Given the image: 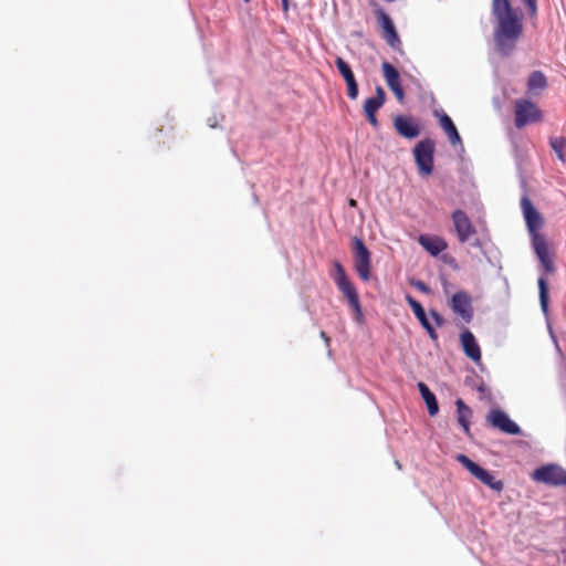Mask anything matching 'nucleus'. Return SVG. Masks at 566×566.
<instances>
[{"mask_svg": "<svg viewBox=\"0 0 566 566\" xmlns=\"http://www.w3.org/2000/svg\"><path fill=\"white\" fill-rule=\"evenodd\" d=\"M492 15L495 21L493 38L496 50L502 55H510L523 34V12L513 8L510 0H492Z\"/></svg>", "mask_w": 566, "mask_h": 566, "instance_id": "1", "label": "nucleus"}, {"mask_svg": "<svg viewBox=\"0 0 566 566\" xmlns=\"http://www.w3.org/2000/svg\"><path fill=\"white\" fill-rule=\"evenodd\" d=\"M335 275L334 280L339 291L347 298L349 306L355 313L357 322L363 321V311L359 302V296L356 287L352 281L347 277L343 265L338 262H334Z\"/></svg>", "mask_w": 566, "mask_h": 566, "instance_id": "2", "label": "nucleus"}, {"mask_svg": "<svg viewBox=\"0 0 566 566\" xmlns=\"http://www.w3.org/2000/svg\"><path fill=\"white\" fill-rule=\"evenodd\" d=\"M543 119V112L539 107L526 98H517L514 103V124L521 129L528 124L539 123Z\"/></svg>", "mask_w": 566, "mask_h": 566, "instance_id": "3", "label": "nucleus"}, {"mask_svg": "<svg viewBox=\"0 0 566 566\" xmlns=\"http://www.w3.org/2000/svg\"><path fill=\"white\" fill-rule=\"evenodd\" d=\"M413 157L421 176H430L434 168V143L430 138L420 140L413 148Z\"/></svg>", "mask_w": 566, "mask_h": 566, "instance_id": "4", "label": "nucleus"}, {"mask_svg": "<svg viewBox=\"0 0 566 566\" xmlns=\"http://www.w3.org/2000/svg\"><path fill=\"white\" fill-rule=\"evenodd\" d=\"M352 252L358 276L363 281H368L370 279L371 253L360 238L354 237L352 239Z\"/></svg>", "mask_w": 566, "mask_h": 566, "instance_id": "5", "label": "nucleus"}, {"mask_svg": "<svg viewBox=\"0 0 566 566\" xmlns=\"http://www.w3.org/2000/svg\"><path fill=\"white\" fill-rule=\"evenodd\" d=\"M457 460L479 481L488 485L490 489L501 492L504 489V483L495 478L488 470L473 462L465 454H459Z\"/></svg>", "mask_w": 566, "mask_h": 566, "instance_id": "6", "label": "nucleus"}, {"mask_svg": "<svg viewBox=\"0 0 566 566\" xmlns=\"http://www.w3.org/2000/svg\"><path fill=\"white\" fill-rule=\"evenodd\" d=\"M532 479L552 486L566 485V470L557 464L542 465L534 470Z\"/></svg>", "mask_w": 566, "mask_h": 566, "instance_id": "7", "label": "nucleus"}, {"mask_svg": "<svg viewBox=\"0 0 566 566\" xmlns=\"http://www.w3.org/2000/svg\"><path fill=\"white\" fill-rule=\"evenodd\" d=\"M521 209L523 211L532 242H535L536 237H544L542 233H539V229L544 223V219L542 214L535 209L527 196L522 197Z\"/></svg>", "mask_w": 566, "mask_h": 566, "instance_id": "8", "label": "nucleus"}, {"mask_svg": "<svg viewBox=\"0 0 566 566\" xmlns=\"http://www.w3.org/2000/svg\"><path fill=\"white\" fill-rule=\"evenodd\" d=\"M451 219L460 243L468 242L476 233L475 227L463 210H454L451 214Z\"/></svg>", "mask_w": 566, "mask_h": 566, "instance_id": "9", "label": "nucleus"}, {"mask_svg": "<svg viewBox=\"0 0 566 566\" xmlns=\"http://www.w3.org/2000/svg\"><path fill=\"white\" fill-rule=\"evenodd\" d=\"M378 23L382 30V38L396 51H401V41L390 17L382 10L376 11Z\"/></svg>", "mask_w": 566, "mask_h": 566, "instance_id": "10", "label": "nucleus"}, {"mask_svg": "<svg viewBox=\"0 0 566 566\" xmlns=\"http://www.w3.org/2000/svg\"><path fill=\"white\" fill-rule=\"evenodd\" d=\"M386 102V93L381 86L376 87V95L368 97L364 102V114L368 120V123L374 127H379V122L377 119V112L384 106Z\"/></svg>", "mask_w": 566, "mask_h": 566, "instance_id": "11", "label": "nucleus"}, {"mask_svg": "<svg viewBox=\"0 0 566 566\" xmlns=\"http://www.w3.org/2000/svg\"><path fill=\"white\" fill-rule=\"evenodd\" d=\"M486 421L493 428L507 434H518L521 432L520 427L500 409H492L486 416Z\"/></svg>", "mask_w": 566, "mask_h": 566, "instance_id": "12", "label": "nucleus"}, {"mask_svg": "<svg viewBox=\"0 0 566 566\" xmlns=\"http://www.w3.org/2000/svg\"><path fill=\"white\" fill-rule=\"evenodd\" d=\"M394 127L401 137L413 139L420 135V125L412 116L397 115Z\"/></svg>", "mask_w": 566, "mask_h": 566, "instance_id": "13", "label": "nucleus"}, {"mask_svg": "<svg viewBox=\"0 0 566 566\" xmlns=\"http://www.w3.org/2000/svg\"><path fill=\"white\" fill-rule=\"evenodd\" d=\"M335 65L346 83L347 96L350 99H356L359 93L358 84L349 64L344 59L337 56L335 60Z\"/></svg>", "mask_w": 566, "mask_h": 566, "instance_id": "14", "label": "nucleus"}, {"mask_svg": "<svg viewBox=\"0 0 566 566\" xmlns=\"http://www.w3.org/2000/svg\"><path fill=\"white\" fill-rule=\"evenodd\" d=\"M382 75L388 87L392 91L396 98L401 103L405 99V92L400 83L398 71L388 62L381 64Z\"/></svg>", "mask_w": 566, "mask_h": 566, "instance_id": "15", "label": "nucleus"}, {"mask_svg": "<svg viewBox=\"0 0 566 566\" xmlns=\"http://www.w3.org/2000/svg\"><path fill=\"white\" fill-rule=\"evenodd\" d=\"M451 308L460 315L467 323L473 317L471 297L464 291L457 292L451 298Z\"/></svg>", "mask_w": 566, "mask_h": 566, "instance_id": "16", "label": "nucleus"}, {"mask_svg": "<svg viewBox=\"0 0 566 566\" xmlns=\"http://www.w3.org/2000/svg\"><path fill=\"white\" fill-rule=\"evenodd\" d=\"M460 343L464 354L472 359L474 363H480L482 358L481 348L474 337V335L469 331L464 329L460 334Z\"/></svg>", "mask_w": 566, "mask_h": 566, "instance_id": "17", "label": "nucleus"}, {"mask_svg": "<svg viewBox=\"0 0 566 566\" xmlns=\"http://www.w3.org/2000/svg\"><path fill=\"white\" fill-rule=\"evenodd\" d=\"M533 249L547 273L555 271L554 262L549 255V248L545 237H536L535 242H532Z\"/></svg>", "mask_w": 566, "mask_h": 566, "instance_id": "18", "label": "nucleus"}, {"mask_svg": "<svg viewBox=\"0 0 566 566\" xmlns=\"http://www.w3.org/2000/svg\"><path fill=\"white\" fill-rule=\"evenodd\" d=\"M418 242L432 256H438L448 249L447 241L438 235L421 234L418 238Z\"/></svg>", "mask_w": 566, "mask_h": 566, "instance_id": "19", "label": "nucleus"}, {"mask_svg": "<svg viewBox=\"0 0 566 566\" xmlns=\"http://www.w3.org/2000/svg\"><path fill=\"white\" fill-rule=\"evenodd\" d=\"M439 124H440L441 128L446 132V134L449 138V142L452 145H457V144L461 143V137L458 133V129H457L454 123L446 113H441L439 115Z\"/></svg>", "mask_w": 566, "mask_h": 566, "instance_id": "20", "label": "nucleus"}, {"mask_svg": "<svg viewBox=\"0 0 566 566\" xmlns=\"http://www.w3.org/2000/svg\"><path fill=\"white\" fill-rule=\"evenodd\" d=\"M418 389L427 405L429 415L436 416L439 411V406L434 394L429 389V387L424 382H419Z\"/></svg>", "mask_w": 566, "mask_h": 566, "instance_id": "21", "label": "nucleus"}, {"mask_svg": "<svg viewBox=\"0 0 566 566\" xmlns=\"http://www.w3.org/2000/svg\"><path fill=\"white\" fill-rule=\"evenodd\" d=\"M547 87V78L541 71H533L527 78V91L534 93L535 91H543Z\"/></svg>", "mask_w": 566, "mask_h": 566, "instance_id": "22", "label": "nucleus"}, {"mask_svg": "<svg viewBox=\"0 0 566 566\" xmlns=\"http://www.w3.org/2000/svg\"><path fill=\"white\" fill-rule=\"evenodd\" d=\"M458 421L465 431V433H470V418L472 416L471 409L463 402V400L458 399L455 402Z\"/></svg>", "mask_w": 566, "mask_h": 566, "instance_id": "23", "label": "nucleus"}, {"mask_svg": "<svg viewBox=\"0 0 566 566\" xmlns=\"http://www.w3.org/2000/svg\"><path fill=\"white\" fill-rule=\"evenodd\" d=\"M406 300H407L409 306L411 307L413 314L419 319L420 324L424 325V324L429 323V319L427 317V314H426L422 305L410 295H407Z\"/></svg>", "mask_w": 566, "mask_h": 566, "instance_id": "24", "label": "nucleus"}, {"mask_svg": "<svg viewBox=\"0 0 566 566\" xmlns=\"http://www.w3.org/2000/svg\"><path fill=\"white\" fill-rule=\"evenodd\" d=\"M551 147L556 153L560 161H565L566 150V138L565 137H552L549 139Z\"/></svg>", "mask_w": 566, "mask_h": 566, "instance_id": "25", "label": "nucleus"}, {"mask_svg": "<svg viewBox=\"0 0 566 566\" xmlns=\"http://www.w3.org/2000/svg\"><path fill=\"white\" fill-rule=\"evenodd\" d=\"M537 284L539 290L541 307L544 312H546L548 306V285L544 277H539Z\"/></svg>", "mask_w": 566, "mask_h": 566, "instance_id": "26", "label": "nucleus"}, {"mask_svg": "<svg viewBox=\"0 0 566 566\" xmlns=\"http://www.w3.org/2000/svg\"><path fill=\"white\" fill-rule=\"evenodd\" d=\"M526 4L528 15L535 18L537 15V0H521Z\"/></svg>", "mask_w": 566, "mask_h": 566, "instance_id": "27", "label": "nucleus"}, {"mask_svg": "<svg viewBox=\"0 0 566 566\" xmlns=\"http://www.w3.org/2000/svg\"><path fill=\"white\" fill-rule=\"evenodd\" d=\"M422 327L427 331L429 337L433 340V342H437L438 340V334L436 332V329L433 328V326L429 323L422 325Z\"/></svg>", "mask_w": 566, "mask_h": 566, "instance_id": "28", "label": "nucleus"}, {"mask_svg": "<svg viewBox=\"0 0 566 566\" xmlns=\"http://www.w3.org/2000/svg\"><path fill=\"white\" fill-rule=\"evenodd\" d=\"M429 314L439 327L444 325V318L437 311L431 310Z\"/></svg>", "mask_w": 566, "mask_h": 566, "instance_id": "29", "label": "nucleus"}, {"mask_svg": "<svg viewBox=\"0 0 566 566\" xmlns=\"http://www.w3.org/2000/svg\"><path fill=\"white\" fill-rule=\"evenodd\" d=\"M412 285L422 293H429V287L422 281H416Z\"/></svg>", "mask_w": 566, "mask_h": 566, "instance_id": "30", "label": "nucleus"}, {"mask_svg": "<svg viewBox=\"0 0 566 566\" xmlns=\"http://www.w3.org/2000/svg\"><path fill=\"white\" fill-rule=\"evenodd\" d=\"M319 336L324 339L326 346L329 347L331 338L328 337V335L325 332L322 331Z\"/></svg>", "mask_w": 566, "mask_h": 566, "instance_id": "31", "label": "nucleus"}, {"mask_svg": "<svg viewBox=\"0 0 566 566\" xmlns=\"http://www.w3.org/2000/svg\"><path fill=\"white\" fill-rule=\"evenodd\" d=\"M281 1H282V9L286 13L289 11L290 0H281Z\"/></svg>", "mask_w": 566, "mask_h": 566, "instance_id": "32", "label": "nucleus"}, {"mask_svg": "<svg viewBox=\"0 0 566 566\" xmlns=\"http://www.w3.org/2000/svg\"><path fill=\"white\" fill-rule=\"evenodd\" d=\"M348 205L353 208L357 207V201L355 199H349Z\"/></svg>", "mask_w": 566, "mask_h": 566, "instance_id": "33", "label": "nucleus"}, {"mask_svg": "<svg viewBox=\"0 0 566 566\" xmlns=\"http://www.w3.org/2000/svg\"><path fill=\"white\" fill-rule=\"evenodd\" d=\"M245 3H248L250 0H243Z\"/></svg>", "mask_w": 566, "mask_h": 566, "instance_id": "34", "label": "nucleus"}]
</instances>
